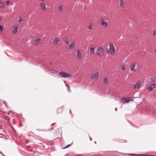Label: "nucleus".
Here are the masks:
<instances>
[{
    "instance_id": "6ab92c4d",
    "label": "nucleus",
    "mask_w": 156,
    "mask_h": 156,
    "mask_svg": "<svg viewBox=\"0 0 156 156\" xmlns=\"http://www.w3.org/2000/svg\"><path fill=\"white\" fill-rule=\"evenodd\" d=\"M5 5V4L4 2H0V7L4 8Z\"/></svg>"
},
{
    "instance_id": "bb28decb",
    "label": "nucleus",
    "mask_w": 156,
    "mask_h": 156,
    "mask_svg": "<svg viewBox=\"0 0 156 156\" xmlns=\"http://www.w3.org/2000/svg\"><path fill=\"white\" fill-rule=\"evenodd\" d=\"M92 25H89L88 26V28L89 29H91L92 28Z\"/></svg>"
},
{
    "instance_id": "c85d7f7f",
    "label": "nucleus",
    "mask_w": 156,
    "mask_h": 156,
    "mask_svg": "<svg viewBox=\"0 0 156 156\" xmlns=\"http://www.w3.org/2000/svg\"><path fill=\"white\" fill-rule=\"evenodd\" d=\"M68 90L69 92H70L71 91V90H70V87H68Z\"/></svg>"
},
{
    "instance_id": "dca6fc26",
    "label": "nucleus",
    "mask_w": 156,
    "mask_h": 156,
    "mask_svg": "<svg viewBox=\"0 0 156 156\" xmlns=\"http://www.w3.org/2000/svg\"><path fill=\"white\" fill-rule=\"evenodd\" d=\"M90 53L91 54H94V52L95 49L93 47H90Z\"/></svg>"
},
{
    "instance_id": "ddd939ff",
    "label": "nucleus",
    "mask_w": 156,
    "mask_h": 156,
    "mask_svg": "<svg viewBox=\"0 0 156 156\" xmlns=\"http://www.w3.org/2000/svg\"><path fill=\"white\" fill-rule=\"evenodd\" d=\"M41 9L43 10H45L46 9L45 4L43 3H41L40 5Z\"/></svg>"
},
{
    "instance_id": "7c9ffc66",
    "label": "nucleus",
    "mask_w": 156,
    "mask_h": 156,
    "mask_svg": "<svg viewBox=\"0 0 156 156\" xmlns=\"http://www.w3.org/2000/svg\"><path fill=\"white\" fill-rule=\"evenodd\" d=\"M70 144H69L68 145H67V146H66V147H64L63 148V149L66 148L68 147V146H70Z\"/></svg>"
},
{
    "instance_id": "4468645a",
    "label": "nucleus",
    "mask_w": 156,
    "mask_h": 156,
    "mask_svg": "<svg viewBox=\"0 0 156 156\" xmlns=\"http://www.w3.org/2000/svg\"><path fill=\"white\" fill-rule=\"evenodd\" d=\"M59 41V38L58 37H56L53 41V43L55 44H57Z\"/></svg>"
},
{
    "instance_id": "6e6552de",
    "label": "nucleus",
    "mask_w": 156,
    "mask_h": 156,
    "mask_svg": "<svg viewBox=\"0 0 156 156\" xmlns=\"http://www.w3.org/2000/svg\"><path fill=\"white\" fill-rule=\"evenodd\" d=\"M136 66V64L135 63H133L130 66V70L131 71L136 72V70L134 69Z\"/></svg>"
},
{
    "instance_id": "f03ea898",
    "label": "nucleus",
    "mask_w": 156,
    "mask_h": 156,
    "mask_svg": "<svg viewBox=\"0 0 156 156\" xmlns=\"http://www.w3.org/2000/svg\"><path fill=\"white\" fill-rule=\"evenodd\" d=\"M100 23L101 25L105 28L107 27L108 26V23L103 18H101L100 19Z\"/></svg>"
},
{
    "instance_id": "393cba45",
    "label": "nucleus",
    "mask_w": 156,
    "mask_h": 156,
    "mask_svg": "<svg viewBox=\"0 0 156 156\" xmlns=\"http://www.w3.org/2000/svg\"><path fill=\"white\" fill-rule=\"evenodd\" d=\"M122 69V70H125L126 69L124 65H122L121 66Z\"/></svg>"
},
{
    "instance_id": "1a4fd4ad",
    "label": "nucleus",
    "mask_w": 156,
    "mask_h": 156,
    "mask_svg": "<svg viewBox=\"0 0 156 156\" xmlns=\"http://www.w3.org/2000/svg\"><path fill=\"white\" fill-rule=\"evenodd\" d=\"M120 6L122 8H125L126 7L125 2L124 0H120Z\"/></svg>"
},
{
    "instance_id": "a211bd4d",
    "label": "nucleus",
    "mask_w": 156,
    "mask_h": 156,
    "mask_svg": "<svg viewBox=\"0 0 156 156\" xmlns=\"http://www.w3.org/2000/svg\"><path fill=\"white\" fill-rule=\"evenodd\" d=\"M103 84L105 85L107 84L108 81V79L107 77H105L103 80Z\"/></svg>"
},
{
    "instance_id": "a878e982",
    "label": "nucleus",
    "mask_w": 156,
    "mask_h": 156,
    "mask_svg": "<svg viewBox=\"0 0 156 156\" xmlns=\"http://www.w3.org/2000/svg\"><path fill=\"white\" fill-rule=\"evenodd\" d=\"M3 30V28L2 26L0 25V31H2Z\"/></svg>"
},
{
    "instance_id": "f3484780",
    "label": "nucleus",
    "mask_w": 156,
    "mask_h": 156,
    "mask_svg": "<svg viewBox=\"0 0 156 156\" xmlns=\"http://www.w3.org/2000/svg\"><path fill=\"white\" fill-rule=\"evenodd\" d=\"M150 80L153 82L156 81V77L154 76L151 77L150 78Z\"/></svg>"
},
{
    "instance_id": "f257e3e1",
    "label": "nucleus",
    "mask_w": 156,
    "mask_h": 156,
    "mask_svg": "<svg viewBox=\"0 0 156 156\" xmlns=\"http://www.w3.org/2000/svg\"><path fill=\"white\" fill-rule=\"evenodd\" d=\"M104 48L101 47H99L97 49L96 54L97 55L102 56L104 55Z\"/></svg>"
},
{
    "instance_id": "b1692460",
    "label": "nucleus",
    "mask_w": 156,
    "mask_h": 156,
    "mask_svg": "<svg viewBox=\"0 0 156 156\" xmlns=\"http://www.w3.org/2000/svg\"><path fill=\"white\" fill-rule=\"evenodd\" d=\"M23 21V19L21 17H20L19 18V22L20 23H22Z\"/></svg>"
},
{
    "instance_id": "0eeeda50",
    "label": "nucleus",
    "mask_w": 156,
    "mask_h": 156,
    "mask_svg": "<svg viewBox=\"0 0 156 156\" xmlns=\"http://www.w3.org/2000/svg\"><path fill=\"white\" fill-rule=\"evenodd\" d=\"M98 72H95V73H93L91 76V78L93 79H98Z\"/></svg>"
},
{
    "instance_id": "cd10ccee",
    "label": "nucleus",
    "mask_w": 156,
    "mask_h": 156,
    "mask_svg": "<svg viewBox=\"0 0 156 156\" xmlns=\"http://www.w3.org/2000/svg\"><path fill=\"white\" fill-rule=\"evenodd\" d=\"M9 1H7L6 2V3L8 6L9 5Z\"/></svg>"
},
{
    "instance_id": "9b49d317",
    "label": "nucleus",
    "mask_w": 156,
    "mask_h": 156,
    "mask_svg": "<svg viewBox=\"0 0 156 156\" xmlns=\"http://www.w3.org/2000/svg\"><path fill=\"white\" fill-rule=\"evenodd\" d=\"M63 40L65 43L66 44L68 45H69V40L68 37H64L63 38Z\"/></svg>"
},
{
    "instance_id": "423d86ee",
    "label": "nucleus",
    "mask_w": 156,
    "mask_h": 156,
    "mask_svg": "<svg viewBox=\"0 0 156 156\" xmlns=\"http://www.w3.org/2000/svg\"><path fill=\"white\" fill-rule=\"evenodd\" d=\"M77 58L79 60H80L82 58L81 52L79 50L77 51Z\"/></svg>"
},
{
    "instance_id": "aec40b11",
    "label": "nucleus",
    "mask_w": 156,
    "mask_h": 156,
    "mask_svg": "<svg viewBox=\"0 0 156 156\" xmlns=\"http://www.w3.org/2000/svg\"><path fill=\"white\" fill-rule=\"evenodd\" d=\"M63 8V6L62 5L60 4L59 5L58 10L59 11H61Z\"/></svg>"
},
{
    "instance_id": "20e7f679",
    "label": "nucleus",
    "mask_w": 156,
    "mask_h": 156,
    "mask_svg": "<svg viewBox=\"0 0 156 156\" xmlns=\"http://www.w3.org/2000/svg\"><path fill=\"white\" fill-rule=\"evenodd\" d=\"M109 50L110 53L111 54H113L115 53V49L113 44H110Z\"/></svg>"
},
{
    "instance_id": "72a5a7b5",
    "label": "nucleus",
    "mask_w": 156,
    "mask_h": 156,
    "mask_svg": "<svg viewBox=\"0 0 156 156\" xmlns=\"http://www.w3.org/2000/svg\"><path fill=\"white\" fill-rule=\"evenodd\" d=\"M155 51V52L156 53V48Z\"/></svg>"
},
{
    "instance_id": "2eb2a0df",
    "label": "nucleus",
    "mask_w": 156,
    "mask_h": 156,
    "mask_svg": "<svg viewBox=\"0 0 156 156\" xmlns=\"http://www.w3.org/2000/svg\"><path fill=\"white\" fill-rule=\"evenodd\" d=\"M75 44V41H73L72 42L71 44H69V48L71 49H73V48L74 47Z\"/></svg>"
},
{
    "instance_id": "412c9836",
    "label": "nucleus",
    "mask_w": 156,
    "mask_h": 156,
    "mask_svg": "<svg viewBox=\"0 0 156 156\" xmlns=\"http://www.w3.org/2000/svg\"><path fill=\"white\" fill-rule=\"evenodd\" d=\"M140 85V84L139 83H137L135 85L134 87V88H138Z\"/></svg>"
},
{
    "instance_id": "5701e85b",
    "label": "nucleus",
    "mask_w": 156,
    "mask_h": 156,
    "mask_svg": "<svg viewBox=\"0 0 156 156\" xmlns=\"http://www.w3.org/2000/svg\"><path fill=\"white\" fill-rule=\"evenodd\" d=\"M136 156H154L153 155H147L142 154H137L136 155Z\"/></svg>"
},
{
    "instance_id": "c756f323",
    "label": "nucleus",
    "mask_w": 156,
    "mask_h": 156,
    "mask_svg": "<svg viewBox=\"0 0 156 156\" xmlns=\"http://www.w3.org/2000/svg\"><path fill=\"white\" fill-rule=\"evenodd\" d=\"M156 35V31H154V33H153V35L154 36V35Z\"/></svg>"
},
{
    "instance_id": "9d476101",
    "label": "nucleus",
    "mask_w": 156,
    "mask_h": 156,
    "mask_svg": "<svg viewBox=\"0 0 156 156\" xmlns=\"http://www.w3.org/2000/svg\"><path fill=\"white\" fill-rule=\"evenodd\" d=\"M130 100H128L126 99V98H122L120 100V101L121 103H128Z\"/></svg>"
},
{
    "instance_id": "39448f33",
    "label": "nucleus",
    "mask_w": 156,
    "mask_h": 156,
    "mask_svg": "<svg viewBox=\"0 0 156 156\" xmlns=\"http://www.w3.org/2000/svg\"><path fill=\"white\" fill-rule=\"evenodd\" d=\"M156 85L155 84L153 83L151 85H150L147 87V90L149 91H152V90L155 88L156 87Z\"/></svg>"
},
{
    "instance_id": "4be33fe9",
    "label": "nucleus",
    "mask_w": 156,
    "mask_h": 156,
    "mask_svg": "<svg viewBox=\"0 0 156 156\" xmlns=\"http://www.w3.org/2000/svg\"><path fill=\"white\" fill-rule=\"evenodd\" d=\"M18 29L17 28L15 27L14 29V30H13V33L14 34H16V32H17Z\"/></svg>"
},
{
    "instance_id": "2f4dec72",
    "label": "nucleus",
    "mask_w": 156,
    "mask_h": 156,
    "mask_svg": "<svg viewBox=\"0 0 156 156\" xmlns=\"http://www.w3.org/2000/svg\"><path fill=\"white\" fill-rule=\"evenodd\" d=\"M66 85L67 87H69L67 84H66Z\"/></svg>"
},
{
    "instance_id": "f8f14e48",
    "label": "nucleus",
    "mask_w": 156,
    "mask_h": 156,
    "mask_svg": "<svg viewBox=\"0 0 156 156\" xmlns=\"http://www.w3.org/2000/svg\"><path fill=\"white\" fill-rule=\"evenodd\" d=\"M40 41V39H37L35 40H34L33 41V44H38Z\"/></svg>"
},
{
    "instance_id": "473e14b6",
    "label": "nucleus",
    "mask_w": 156,
    "mask_h": 156,
    "mask_svg": "<svg viewBox=\"0 0 156 156\" xmlns=\"http://www.w3.org/2000/svg\"><path fill=\"white\" fill-rule=\"evenodd\" d=\"M60 109L61 110V112H62V108H58V109Z\"/></svg>"
},
{
    "instance_id": "7ed1b4c3",
    "label": "nucleus",
    "mask_w": 156,
    "mask_h": 156,
    "mask_svg": "<svg viewBox=\"0 0 156 156\" xmlns=\"http://www.w3.org/2000/svg\"><path fill=\"white\" fill-rule=\"evenodd\" d=\"M59 75L60 76L63 77H69L71 76V75L67 73H66L61 71L59 73Z\"/></svg>"
}]
</instances>
